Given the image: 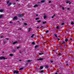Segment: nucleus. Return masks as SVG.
I'll use <instances>...</instances> for the list:
<instances>
[{
    "label": "nucleus",
    "mask_w": 74,
    "mask_h": 74,
    "mask_svg": "<svg viewBox=\"0 0 74 74\" xmlns=\"http://www.w3.org/2000/svg\"><path fill=\"white\" fill-rule=\"evenodd\" d=\"M18 16L19 18H22L23 16V15L21 14H19L18 15Z\"/></svg>",
    "instance_id": "f257e3e1"
},
{
    "label": "nucleus",
    "mask_w": 74,
    "mask_h": 74,
    "mask_svg": "<svg viewBox=\"0 0 74 74\" xmlns=\"http://www.w3.org/2000/svg\"><path fill=\"white\" fill-rule=\"evenodd\" d=\"M3 59V60H5V59H7V58H4V57L1 56L0 57V60H1V59Z\"/></svg>",
    "instance_id": "f03ea898"
},
{
    "label": "nucleus",
    "mask_w": 74,
    "mask_h": 74,
    "mask_svg": "<svg viewBox=\"0 0 74 74\" xmlns=\"http://www.w3.org/2000/svg\"><path fill=\"white\" fill-rule=\"evenodd\" d=\"M14 73V74H19V71H14L13 72Z\"/></svg>",
    "instance_id": "7ed1b4c3"
},
{
    "label": "nucleus",
    "mask_w": 74,
    "mask_h": 74,
    "mask_svg": "<svg viewBox=\"0 0 74 74\" xmlns=\"http://www.w3.org/2000/svg\"><path fill=\"white\" fill-rule=\"evenodd\" d=\"M43 60V58H40L37 59V60Z\"/></svg>",
    "instance_id": "20e7f679"
},
{
    "label": "nucleus",
    "mask_w": 74,
    "mask_h": 74,
    "mask_svg": "<svg viewBox=\"0 0 74 74\" xmlns=\"http://www.w3.org/2000/svg\"><path fill=\"white\" fill-rule=\"evenodd\" d=\"M12 52H16V50L15 49H13L12 50Z\"/></svg>",
    "instance_id": "39448f33"
},
{
    "label": "nucleus",
    "mask_w": 74,
    "mask_h": 74,
    "mask_svg": "<svg viewBox=\"0 0 74 74\" xmlns=\"http://www.w3.org/2000/svg\"><path fill=\"white\" fill-rule=\"evenodd\" d=\"M38 7V5H34V7L35 8V7Z\"/></svg>",
    "instance_id": "423d86ee"
},
{
    "label": "nucleus",
    "mask_w": 74,
    "mask_h": 74,
    "mask_svg": "<svg viewBox=\"0 0 74 74\" xmlns=\"http://www.w3.org/2000/svg\"><path fill=\"white\" fill-rule=\"evenodd\" d=\"M3 15L1 14L0 15V18H3Z\"/></svg>",
    "instance_id": "0eeeda50"
},
{
    "label": "nucleus",
    "mask_w": 74,
    "mask_h": 74,
    "mask_svg": "<svg viewBox=\"0 0 74 74\" xmlns=\"http://www.w3.org/2000/svg\"><path fill=\"white\" fill-rule=\"evenodd\" d=\"M49 67V66H48V65H45V68H46L47 69H48Z\"/></svg>",
    "instance_id": "6e6552de"
},
{
    "label": "nucleus",
    "mask_w": 74,
    "mask_h": 74,
    "mask_svg": "<svg viewBox=\"0 0 74 74\" xmlns=\"http://www.w3.org/2000/svg\"><path fill=\"white\" fill-rule=\"evenodd\" d=\"M17 19V17L16 16H15L13 18V20H15V19Z\"/></svg>",
    "instance_id": "1a4fd4ad"
},
{
    "label": "nucleus",
    "mask_w": 74,
    "mask_h": 74,
    "mask_svg": "<svg viewBox=\"0 0 74 74\" xmlns=\"http://www.w3.org/2000/svg\"><path fill=\"white\" fill-rule=\"evenodd\" d=\"M45 0H42V1H41V2L42 3H43L45 2Z\"/></svg>",
    "instance_id": "9d476101"
},
{
    "label": "nucleus",
    "mask_w": 74,
    "mask_h": 74,
    "mask_svg": "<svg viewBox=\"0 0 74 74\" xmlns=\"http://www.w3.org/2000/svg\"><path fill=\"white\" fill-rule=\"evenodd\" d=\"M3 11H4V10L3 9L1 10H0V12H3Z\"/></svg>",
    "instance_id": "9b49d317"
},
{
    "label": "nucleus",
    "mask_w": 74,
    "mask_h": 74,
    "mask_svg": "<svg viewBox=\"0 0 74 74\" xmlns=\"http://www.w3.org/2000/svg\"><path fill=\"white\" fill-rule=\"evenodd\" d=\"M16 43H18V42L16 41L14 42L13 43V44H16Z\"/></svg>",
    "instance_id": "f8f14e48"
},
{
    "label": "nucleus",
    "mask_w": 74,
    "mask_h": 74,
    "mask_svg": "<svg viewBox=\"0 0 74 74\" xmlns=\"http://www.w3.org/2000/svg\"><path fill=\"white\" fill-rule=\"evenodd\" d=\"M12 4V3H10L8 5V6H10Z\"/></svg>",
    "instance_id": "ddd939ff"
},
{
    "label": "nucleus",
    "mask_w": 74,
    "mask_h": 74,
    "mask_svg": "<svg viewBox=\"0 0 74 74\" xmlns=\"http://www.w3.org/2000/svg\"><path fill=\"white\" fill-rule=\"evenodd\" d=\"M54 36H55V37H56V38H58V36H57V35H56V34H54Z\"/></svg>",
    "instance_id": "4468645a"
},
{
    "label": "nucleus",
    "mask_w": 74,
    "mask_h": 74,
    "mask_svg": "<svg viewBox=\"0 0 74 74\" xmlns=\"http://www.w3.org/2000/svg\"><path fill=\"white\" fill-rule=\"evenodd\" d=\"M38 47V45H36L35 46V48L36 49L37 48V47Z\"/></svg>",
    "instance_id": "2eb2a0df"
},
{
    "label": "nucleus",
    "mask_w": 74,
    "mask_h": 74,
    "mask_svg": "<svg viewBox=\"0 0 74 74\" xmlns=\"http://www.w3.org/2000/svg\"><path fill=\"white\" fill-rule=\"evenodd\" d=\"M44 53H39V55H43V54H44Z\"/></svg>",
    "instance_id": "dca6fc26"
},
{
    "label": "nucleus",
    "mask_w": 74,
    "mask_h": 74,
    "mask_svg": "<svg viewBox=\"0 0 74 74\" xmlns=\"http://www.w3.org/2000/svg\"><path fill=\"white\" fill-rule=\"evenodd\" d=\"M34 36V34H32L31 36V38H33Z\"/></svg>",
    "instance_id": "f3484780"
},
{
    "label": "nucleus",
    "mask_w": 74,
    "mask_h": 74,
    "mask_svg": "<svg viewBox=\"0 0 74 74\" xmlns=\"http://www.w3.org/2000/svg\"><path fill=\"white\" fill-rule=\"evenodd\" d=\"M47 23V21L43 22H42L43 24H45Z\"/></svg>",
    "instance_id": "a211bd4d"
},
{
    "label": "nucleus",
    "mask_w": 74,
    "mask_h": 74,
    "mask_svg": "<svg viewBox=\"0 0 74 74\" xmlns=\"http://www.w3.org/2000/svg\"><path fill=\"white\" fill-rule=\"evenodd\" d=\"M43 69V67L42 66L40 67V70H41V69Z\"/></svg>",
    "instance_id": "6ab92c4d"
},
{
    "label": "nucleus",
    "mask_w": 74,
    "mask_h": 74,
    "mask_svg": "<svg viewBox=\"0 0 74 74\" xmlns=\"http://www.w3.org/2000/svg\"><path fill=\"white\" fill-rule=\"evenodd\" d=\"M65 41H66V42H67V41H68V39H67V38H66L65 39Z\"/></svg>",
    "instance_id": "aec40b11"
},
{
    "label": "nucleus",
    "mask_w": 74,
    "mask_h": 74,
    "mask_svg": "<svg viewBox=\"0 0 74 74\" xmlns=\"http://www.w3.org/2000/svg\"><path fill=\"white\" fill-rule=\"evenodd\" d=\"M3 42H4V44H6V43L7 42V41H6L5 40H4Z\"/></svg>",
    "instance_id": "412c9836"
},
{
    "label": "nucleus",
    "mask_w": 74,
    "mask_h": 74,
    "mask_svg": "<svg viewBox=\"0 0 74 74\" xmlns=\"http://www.w3.org/2000/svg\"><path fill=\"white\" fill-rule=\"evenodd\" d=\"M32 45H34V44H35V43L34 42H32Z\"/></svg>",
    "instance_id": "4be33fe9"
},
{
    "label": "nucleus",
    "mask_w": 74,
    "mask_h": 74,
    "mask_svg": "<svg viewBox=\"0 0 74 74\" xmlns=\"http://www.w3.org/2000/svg\"><path fill=\"white\" fill-rule=\"evenodd\" d=\"M71 25H74V22H71Z\"/></svg>",
    "instance_id": "5701e85b"
},
{
    "label": "nucleus",
    "mask_w": 74,
    "mask_h": 74,
    "mask_svg": "<svg viewBox=\"0 0 74 74\" xmlns=\"http://www.w3.org/2000/svg\"><path fill=\"white\" fill-rule=\"evenodd\" d=\"M23 69V68H21L19 69L20 70H21L22 69Z\"/></svg>",
    "instance_id": "b1692460"
},
{
    "label": "nucleus",
    "mask_w": 74,
    "mask_h": 74,
    "mask_svg": "<svg viewBox=\"0 0 74 74\" xmlns=\"http://www.w3.org/2000/svg\"><path fill=\"white\" fill-rule=\"evenodd\" d=\"M47 18V16H44V19H45Z\"/></svg>",
    "instance_id": "393cba45"
},
{
    "label": "nucleus",
    "mask_w": 74,
    "mask_h": 74,
    "mask_svg": "<svg viewBox=\"0 0 74 74\" xmlns=\"http://www.w3.org/2000/svg\"><path fill=\"white\" fill-rule=\"evenodd\" d=\"M24 25H25V26H26V25H27V23H24Z\"/></svg>",
    "instance_id": "a878e982"
},
{
    "label": "nucleus",
    "mask_w": 74,
    "mask_h": 74,
    "mask_svg": "<svg viewBox=\"0 0 74 74\" xmlns=\"http://www.w3.org/2000/svg\"><path fill=\"white\" fill-rule=\"evenodd\" d=\"M37 22H38V23H40L41 22V21L40 20L38 21H37Z\"/></svg>",
    "instance_id": "bb28decb"
},
{
    "label": "nucleus",
    "mask_w": 74,
    "mask_h": 74,
    "mask_svg": "<svg viewBox=\"0 0 74 74\" xmlns=\"http://www.w3.org/2000/svg\"><path fill=\"white\" fill-rule=\"evenodd\" d=\"M62 43L63 44H65V42L63 41Z\"/></svg>",
    "instance_id": "cd10ccee"
},
{
    "label": "nucleus",
    "mask_w": 74,
    "mask_h": 74,
    "mask_svg": "<svg viewBox=\"0 0 74 74\" xmlns=\"http://www.w3.org/2000/svg\"><path fill=\"white\" fill-rule=\"evenodd\" d=\"M40 73H44V71H43V70L41 71H40Z\"/></svg>",
    "instance_id": "c85d7f7f"
},
{
    "label": "nucleus",
    "mask_w": 74,
    "mask_h": 74,
    "mask_svg": "<svg viewBox=\"0 0 74 74\" xmlns=\"http://www.w3.org/2000/svg\"><path fill=\"white\" fill-rule=\"evenodd\" d=\"M9 3H10V1H7V4H9Z\"/></svg>",
    "instance_id": "c756f323"
},
{
    "label": "nucleus",
    "mask_w": 74,
    "mask_h": 74,
    "mask_svg": "<svg viewBox=\"0 0 74 74\" xmlns=\"http://www.w3.org/2000/svg\"><path fill=\"white\" fill-rule=\"evenodd\" d=\"M61 25H64V23H62L61 24Z\"/></svg>",
    "instance_id": "7c9ffc66"
},
{
    "label": "nucleus",
    "mask_w": 74,
    "mask_h": 74,
    "mask_svg": "<svg viewBox=\"0 0 74 74\" xmlns=\"http://www.w3.org/2000/svg\"><path fill=\"white\" fill-rule=\"evenodd\" d=\"M10 56H13V54H10Z\"/></svg>",
    "instance_id": "2f4dec72"
},
{
    "label": "nucleus",
    "mask_w": 74,
    "mask_h": 74,
    "mask_svg": "<svg viewBox=\"0 0 74 74\" xmlns=\"http://www.w3.org/2000/svg\"><path fill=\"white\" fill-rule=\"evenodd\" d=\"M28 62H31V60H28L27 61Z\"/></svg>",
    "instance_id": "473e14b6"
},
{
    "label": "nucleus",
    "mask_w": 74,
    "mask_h": 74,
    "mask_svg": "<svg viewBox=\"0 0 74 74\" xmlns=\"http://www.w3.org/2000/svg\"><path fill=\"white\" fill-rule=\"evenodd\" d=\"M48 32H49V31L48 30H47L46 31V33H48Z\"/></svg>",
    "instance_id": "72a5a7b5"
},
{
    "label": "nucleus",
    "mask_w": 74,
    "mask_h": 74,
    "mask_svg": "<svg viewBox=\"0 0 74 74\" xmlns=\"http://www.w3.org/2000/svg\"><path fill=\"white\" fill-rule=\"evenodd\" d=\"M38 19H39V18H36V20H38Z\"/></svg>",
    "instance_id": "f704fd0d"
},
{
    "label": "nucleus",
    "mask_w": 74,
    "mask_h": 74,
    "mask_svg": "<svg viewBox=\"0 0 74 74\" xmlns=\"http://www.w3.org/2000/svg\"><path fill=\"white\" fill-rule=\"evenodd\" d=\"M3 37H4V36H1L0 37V38H3Z\"/></svg>",
    "instance_id": "c9c22d12"
},
{
    "label": "nucleus",
    "mask_w": 74,
    "mask_h": 74,
    "mask_svg": "<svg viewBox=\"0 0 74 74\" xmlns=\"http://www.w3.org/2000/svg\"><path fill=\"white\" fill-rule=\"evenodd\" d=\"M59 28V26H57V29H58Z\"/></svg>",
    "instance_id": "e433bc0d"
},
{
    "label": "nucleus",
    "mask_w": 74,
    "mask_h": 74,
    "mask_svg": "<svg viewBox=\"0 0 74 74\" xmlns=\"http://www.w3.org/2000/svg\"><path fill=\"white\" fill-rule=\"evenodd\" d=\"M30 30H31V28H29V32H30Z\"/></svg>",
    "instance_id": "4c0bfd02"
},
{
    "label": "nucleus",
    "mask_w": 74,
    "mask_h": 74,
    "mask_svg": "<svg viewBox=\"0 0 74 74\" xmlns=\"http://www.w3.org/2000/svg\"><path fill=\"white\" fill-rule=\"evenodd\" d=\"M5 40H9V38H5Z\"/></svg>",
    "instance_id": "58836bf2"
},
{
    "label": "nucleus",
    "mask_w": 74,
    "mask_h": 74,
    "mask_svg": "<svg viewBox=\"0 0 74 74\" xmlns=\"http://www.w3.org/2000/svg\"><path fill=\"white\" fill-rule=\"evenodd\" d=\"M62 45L59 46V47H60V48H62Z\"/></svg>",
    "instance_id": "ea45409f"
},
{
    "label": "nucleus",
    "mask_w": 74,
    "mask_h": 74,
    "mask_svg": "<svg viewBox=\"0 0 74 74\" xmlns=\"http://www.w3.org/2000/svg\"><path fill=\"white\" fill-rule=\"evenodd\" d=\"M62 10H65V9L64 8V7H63V8H62Z\"/></svg>",
    "instance_id": "a19ab883"
},
{
    "label": "nucleus",
    "mask_w": 74,
    "mask_h": 74,
    "mask_svg": "<svg viewBox=\"0 0 74 74\" xmlns=\"http://www.w3.org/2000/svg\"><path fill=\"white\" fill-rule=\"evenodd\" d=\"M50 62H51V63H52L53 62V61H52V60H51L50 61Z\"/></svg>",
    "instance_id": "79ce46f5"
},
{
    "label": "nucleus",
    "mask_w": 74,
    "mask_h": 74,
    "mask_svg": "<svg viewBox=\"0 0 74 74\" xmlns=\"http://www.w3.org/2000/svg\"><path fill=\"white\" fill-rule=\"evenodd\" d=\"M72 38H71L70 39V40H71V41H72Z\"/></svg>",
    "instance_id": "37998d69"
},
{
    "label": "nucleus",
    "mask_w": 74,
    "mask_h": 74,
    "mask_svg": "<svg viewBox=\"0 0 74 74\" xmlns=\"http://www.w3.org/2000/svg\"><path fill=\"white\" fill-rule=\"evenodd\" d=\"M49 3H51V1H49Z\"/></svg>",
    "instance_id": "c03bdc74"
},
{
    "label": "nucleus",
    "mask_w": 74,
    "mask_h": 74,
    "mask_svg": "<svg viewBox=\"0 0 74 74\" xmlns=\"http://www.w3.org/2000/svg\"><path fill=\"white\" fill-rule=\"evenodd\" d=\"M43 27V26L41 25V27H40V28H42Z\"/></svg>",
    "instance_id": "a18cd8bd"
},
{
    "label": "nucleus",
    "mask_w": 74,
    "mask_h": 74,
    "mask_svg": "<svg viewBox=\"0 0 74 74\" xmlns=\"http://www.w3.org/2000/svg\"><path fill=\"white\" fill-rule=\"evenodd\" d=\"M60 7H62V6L61 5H60Z\"/></svg>",
    "instance_id": "49530a36"
},
{
    "label": "nucleus",
    "mask_w": 74,
    "mask_h": 74,
    "mask_svg": "<svg viewBox=\"0 0 74 74\" xmlns=\"http://www.w3.org/2000/svg\"><path fill=\"white\" fill-rule=\"evenodd\" d=\"M58 41H59V40H60V38H58Z\"/></svg>",
    "instance_id": "de8ad7c7"
},
{
    "label": "nucleus",
    "mask_w": 74,
    "mask_h": 74,
    "mask_svg": "<svg viewBox=\"0 0 74 74\" xmlns=\"http://www.w3.org/2000/svg\"><path fill=\"white\" fill-rule=\"evenodd\" d=\"M59 55H61V53H60L59 54Z\"/></svg>",
    "instance_id": "09e8293b"
},
{
    "label": "nucleus",
    "mask_w": 74,
    "mask_h": 74,
    "mask_svg": "<svg viewBox=\"0 0 74 74\" xmlns=\"http://www.w3.org/2000/svg\"><path fill=\"white\" fill-rule=\"evenodd\" d=\"M19 61H20V62H21L22 61V60H19Z\"/></svg>",
    "instance_id": "8fccbe9b"
},
{
    "label": "nucleus",
    "mask_w": 74,
    "mask_h": 74,
    "mask_svg": "<svg viewBox=\"0 0 74 74\" xmlns=\"http://www.w3.org/2000/svg\"><path fill=\"white\" fill-rule=\"evenodd\" d=\"M19 47H18L17 48V49H19Z\"/></svg>",
    "instance_id": "3c124183"
},
{
    "label": "nucleus",
    "mask_w": 74,
    "mask_h": 74,
    "mask_svg": "<svg viewBox=\"0 0 74 74\" xmlns=\"http://www.w3.org/2000/svg\"><path fill=\"white\" fill-rule=\"evenodd\" d=\"M67 10H70V8H69L67 9Z\"/></svg>",
    "instance_id": "603ef678"
},
{
    "label": "nucleus",
    "mask_w": 74,
    "mask_h": 74,
    "mask_svg": "<svg viewBox=\"0 0 74 74\" xmlns=\"http://www.w3.org/2000/svg\"><path fill=\"white\" fill-rule=\"evenodd\" d=\"M54 18V16H53L52 17V18Z\"/></svg>",
    "instance_id": "864d4df0"
},
{
    "label": "nucleus",
    "mask_w": 74,
    "mask_h": 74,
    "mask_svg": "<svg viewBox=\"0 0 74 74\" xmlns=\"http://www.w3.org/2000/svg\"><path fill=\"white\" fill-rule=\"evenodd\" d=\"M69 2L68 1H66V3H69Z\"/></svg>",
    "instance_id": "5fc2aeb1"
},
{
    "label": "nucleus",
    "mask_w": 74,
    "mask_h": 74,
    "mask_svg": "<svg viewBox=\"0 0 74 74\" xmlns=\"http://www.w3.org/2000/svg\"><path fill=\"white\" fill-rule=\"evenodd\" d=\"M38 14H36V16H38Z\"/></svg>",
    "instance_id": "6e6d98bb"
},
{
    "label": "nucleus",
    "mask_w": 74,
    "mask_h": 74,
    "mask_svg": "<svg viewBox=\"0 0 74 74\" xmlns=\"http://www.w3.org/2000/svg\"><path fill=\"white\" fill-rule=\"evenodd\" d=\"M19 53H22V52L21 51H20Z\"/></svg>",
    "instance_id": "4d7b16f0"
},
{
    "label": "nucleus",
    "mask_w": 74,
    "mask_h": 74,
    "mask_svg": "<svg viewBox=\"0 0 74 74\" xmlns=\"http://www.w3.org/2000/svg\"><path fill=\"white\" fill-rule=\"evenodd\" d=\"M19 30H22V29L21 28H19Z\"/></svg>",
    "instance_id": "13d9d810"
},
{
    "label": "nucleus",
    "mask_w": 74,
    "mask_h": 74,
    "mask_svg": "<svg viewBox=\"0 0 74 74\" xmlns=\"http://www.w3.org/2000/svg\"><path fill=\"white\" fill-rule=\"evenodd\" d=\"M38 28H39V27H37V28L38 29Z\"/></svg>",
    "instance_id": "bf43d9fd"
},
{
    "label": "nucleus",
    "mask_w": 74,
    "mask_h": 74,
    "mask_svg": "<svg viewBox=\"0 0 74 74\" xmlns=\"http://www.w3.org/2000/svg\"><path fill=\"white\" fill-rule=\"evenodd\" d=\"M16 3H13L14 5H15Z\"/></svg>",
    "instance_id": "052dcab7"
},
{
    "label": "nucleus",
    "mask_w": 74,
    "mask_h": 74,
    "mask_svg": "<svg viewBox=\"0 0 74 74\" xmlns=\"http://www.w3.org/2000/svg\"><path fill=\"white\" fill-rule=\"evenodd\" d=\"M55 16V14H54L53 15V16Z\"/></svg>",
    "instance_id": "680f3d73"
},
{
    "label": "nucleus",
    "mask_w": 74,
    "mask_h": 74,
    "mask_svg": "<svg viewBox=\"0 0 74 74\" xmlns=\"http://www.w3.org/2000/svg\"><path fill=\"white\" fill-rule=\"evenodd\" d=\"M55 74H58V73H55Z\"/></svg>",
    "instance_id": "e2e57ef3"
},
{
    "label": "nucleus",
    "mask_w": 74,
    "mask_h": 74,
    "mask_svg": "<svg viewBox=\"0 0 74 74\" xmlns=\"http://www.w3.org/2000/svg\"><path fill=\"white\" fill-rule=\"evenodd\" d=\"M71 4V3L70 2L69 4L70 5V4Z\"/></svg>",
    "instance_id": "0e129e2a"
},
{
    "label": "nucleus",
    "mask_w": 74,
    "mask_h": 74,
    "mask_svg": "<svg viewBox=\"0 0 74 74\" xmlns=\"http://www.w3.org/2000/svg\"><path fill=\"white\" fill-rule=\"evenodd\" d=\"M10 23H12V22H10Z\"/></svg>",
    "instance_id": "69168bd1"
},
{
    "label": "nucleus",
    "mask_w": 74,
    "mask_h": 74,
    "mask_svg": "<svg viewBox=\"0 0 74 74\" xmlns=\"http://www.w3.org/2000/svg\"><path fill=\"white\" fill-rule=\"evenodd\" d=\"M66 66H68V64H66Z\"/></svg>",
    "instance_id": "338daca9"
},
{
    "label": "nucleus",
    "mask_w": 74,
    "mask_h": 74,
    "mask_svg": "<svg viewBox=\"0 0 74 74\" xmlns=\"http://www.w3.org/2000/svg\"><path fill=\"white\" fill-rule=\"evenodd\" d=\"M18 22H19V21H18Z\"/></svg>",
    "instance_id": "774afa93"
}]
</instances>
